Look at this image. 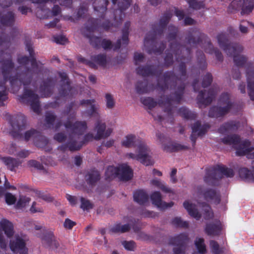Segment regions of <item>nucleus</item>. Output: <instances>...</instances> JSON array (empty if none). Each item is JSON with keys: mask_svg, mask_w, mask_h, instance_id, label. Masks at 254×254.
Instances as JSON below:
<instances>
[{"mask_svg": "<svg viewBox=\"0 0 254 254\" xmlns=\"http://www.w3.org/2000/svg\"><path fill=\"white\" fill-rule=\"evenodd\" d=\"M185 48L179 42L175 41L171 42L170 44V50L172 52L171 53L169 51L166 52V56L164 58V65L168 67L174 63L173 54L175 55L176 60L178 62H181L178 66V71L180 77L176 75L173 71H167L163 74V82L158 81L157 86L162 91H165L169 88L168 81L171 79L173 82V88L175 91L171 95L163 96V98L158 100V104L160 106H164V112L167 113L169 117H173V110L174 107L172 103L179 104L183 99L186 84L185 83L188 78L187 74V65L183 61L187 60V62L190 61L191 59V50L190 48H187L186 52L187 58L182 55V50Z\"/></svg>", "mask_w": 254, "mask_h": 254, "instance_id": "f257e3e1", "label": "nucleus"}, {"mask_svg": "<svg viewBox=\"0 0 254 254\" xmlns=\"http://www.w3.org/2000/svg\"><path fill=\"white\" fill-rule=\"evenodd\" d=\"M25 46L29 53L30 58L25 56L18 57L17 62L21 65H26L30 62L32 68L26 67L24 71L21 72H16L14 76H12L11 73L14 69L15 65L12 61L11 55L10 53H4L3 51L1 50L0 51V69L1 70L2 62L10 59L14 64V67L9 73V76L10 77L17 76L18 78L13 85L10 84L11 86L14 87L15 85H18L19 82L22 83L25 87L23 94L19 96V100L21 102L29 104L33 111L39 114L41 113L39 97L33 90L28 89L26 86L29 85L32 81L34 73L32 69H38V71H36V73L38 74L41 70V67L39 68L38 63L34 56V50L31 41H26Z\"/></svg>", "mask_w": 254, "mask_h": 254, "instance_id": "f03ea898", "label": "nucleus"}, {"mask_svg": "<svg viewBox=\"0 0 254 254\" xmlns=\"http://www.w3.org/2000/svg\"><path fill=\"white\" fill-rule=\"evenodd\" d=\"M118 0H112L113 5L117 3ZM131 0H120L118 3V7L121 15L119 17V21H117L114 25L109 20L105 21L102 24H100V20L98 19L90 18L88 20V23H91L92 25L88 27L90 31H94L98 28H102L105 31H108L110 28L113 26L117 27L123 20L122 12L127 9L130 5ZM109 3L108 0H95L93 2V7L94 10L98 12V16L103 19L105 17L106 12L107 10V6Z\"/></svg>", "mask_w": 254, "mask_h": 254, "instance_id": "7ed1b4c3", "label": "nucleus"}, {"mask_svg": "<svg viewBox=\"0 0 254 254\" xmlns=\"http://www.w3.org/2000/svg\"><path fill=\"white\" fill-rule=\"evenodd\" d=\"M172 17V14L169 11L165 12L159 20L158 24L152 25V30L147 33L144 40V45L147 52L149 54H161L166 45L165 42L160 43L158 48H157V36H161Z\"/></svg>", "mask_w": 254, "mask_h": 254, "instance_id": "20e7f679", "label": "nucleus"}, {"mask_svg": "<svg viewBox=\"0 0 254 254\" xmlns=\"http://www.w3.org/2000/svg\"><path fill=\"white\" fill-rule=\"evenodd\" d=\"M137 144V154L132 153H127V156L134 160H137L145 166L152 164L150 155V150L146 144L140 138H136L134 134H130L125 137V139L122 141V145L127 148L134 147Z\"/></svg>", "mask_w": 254, "mask_h": 254, "instance_id": "39448f33", "label": "nucleus"}, {"mask_svg": "<svg viewBox=\"0 0 254 254\" xmlns=\"http://www.w3.org/2000/svg\"><path fill=\"white\" fill-rule=\"evenodd\" d=\"M188 44L197 45L201 43L202 48L205 52L210 54H214L216 59L221 62L223 60L222 53L216 48H214L210 40L205 34L201 33L196 28H192L188 31L185 38Z\"/></svg>", "mask_w": 254, "mask_h": 254, "instance_id": "423d86ee", "label": "nucleus"}, {"mask_svg": "<svg viewBox=\"0 0 254 254\" xmlns=\"http://www.w3.org/2000/svg\"><path fill=\"white\" fill-rule=\"evenodd\" d=\"M73 108L77 109L78 105L75 101L71 102L65 107L64 113L66 115H68L67 120L64 124V126L66 129H70L72 134H77L82 135L86 131L87 126L85 121H76L72 123L70 120L75 119L76 113L75 111L72 112Z\"/></svg>", "mask_w": 254, "mask_h": 254, "instance_id": "0eeeda50", "label": "nucleus"}, {"mask_svg": "<svg viewBox=\"0 0 254 254\" xmlns=\"http://www.w3.org/2000/svg\"><path fill=\"white\" fill-rule=\"evenodd\" d=\"M234 175L233 169L226 167L223 165H217L206 170L204 177V181L209 185L218 186L220 180L225 176L232 177Z\"/></svg>", "mask_w": 254, "mask_h": 254, "instance_id": "6e6552de", "label": "nucleus"}, {"mask_svg": "<svg viewBox=\"0 0 254 254\" xmlns=\"http://www.w3.org/2000/svg\"><path fill=\"white\" fill-rule=\"evenodd\" d=\"M13 67L14 64L10 59L2 62L1 73L3 80L0 81V106H3L4 105V101L8 99V92L5 86L6 82L9 80L10 83L13 85L15 83V81L18 78L17 76L14 77H10L9 76V73Z\"/></svg>", "mask_w": 254, "mask_h": 254, "instance_id": "1a4fd4ad", "label": "nucleus"}, {"mask_svg": "<svg viewBox=\"0 0 254 254\" xmlns=\"http://www.w3.org/2000/svg\"><path fill=\"white\" fill-rule=\"evenodd\" d=\"M59 75L61 78L58 89L59 96L55 97L56 101L49 103L48 105L49 107L52 108L59 106V103L57 101L60 99V97L72 99L77 93L75 88L71 85L70 80L65 72H59Z\"/></svg>", "mask_w": 254, "mask_h": 254, "instance_id": "9d476101", "label": "nucleus"}, {"mask_svg": "<svg viewBox=\"0 0 254 254\" xmlns=\"http://www.w3.org/2000/svg\"><path fill=\"white\" fill-rule=\"evenodd\" d=\"M243 50L239 45V53ZM245 67L248 82V92L251 100L254 101V64L253 62H248L247 57L239 54V67Z\"/></svg>", "mask_w": 254, "mask_h": 254, "instance_id": "9b49d317", "label": "nucleus"}, {"mask_svg": "<svg viewBox=\"0 0 254 254\" xmlns=\"http://www.w3.org/2000/svg\"><path fill=\"white\" fill-rule=\"evenodd\" d=\"M219 102L221 104L226 106L211 107L209 110V117L216 118L223 117L229 113L234 105V102L230 99V94L228 93H224L221 95Z\"/></svg>", "mask_w": 254, "mask_h": 254, "instance_id": "f8f14e48", "label": "nucleus"}, {"mask_svg": "<svg viewBox=\"0 0 254 254\" xmlns=\"http://www.w3.org/2000/svg\"><path fill=\"white\" fill-rule=\"evenodd\" d=\"M219 46L229 57H233L235 67H238V46L236 44H231L228 39V36L225 33H219L217 36Z\"/></svg>", "mask_w": 254, "mask_h": 254, "instance_id": "ddd939ff", "label": "nucleus"}, {"mask_svg": "<svg viewBox=\"0 0 254 254\" xmlns=\"http://www.w3.org/2000/svg\"><path fill=\"white\" fill-rule=\"evenodd\" d=\"M188 239V236L184 233L169 239V244L176 246L173 249L174 254H185V249Z\"/></svg>", "mask_w": 254, "mask_h": 254, "instance_id": "4468645a", "label": "nucleus"}, {"mask_svg": "<svg viewBox=\"0 0 254 254\" xmlns=\"http://www.w3.org/2000/svg\"><path fill=\"white\" fill-rule=\"evenodd\" d=\"M218 92L217 87L210 88L207 92L205 90H201L196 97L197 104L199 106L209 105L216 98Z\"/></svg>", "mask_w": 254, "mask_h": 254, "instance_id": "2eb2a0df", "label": "nucleus"}, {"mask_svg": "<svg viewBox=\"0 0 254 254\" xmlns=\"http://www.w3.org/2000/svg\"><path fill=\"white\" fill-rule=\"evenodd\" d=\"M198 193L202 195L204 199L207 202L219 204L221 201V195L219 190L212 188L202 190L201 187L197 188Z\"/></svg>", "mask_w": 254, "mask_h": 254, "instance_id": "dca6fc26", "label": "nucleus"}, {"mask_svg": "<svg viewBox=\"0 0 254 254\" xmlns=\"http://www.w3.org/2000/svg\"><path fill=\"white\" fill-rule=\"evenodd\" d=\"M210 128V126L208 124H204L202 125L199 121L193 124L191 127L192 132L190 136L193 146L195 145L197 137L204 135Z\"/></svg>", "mask_w": 254, "mask_h": 254, "instance_id": "f3484780", "label": "nucleus"}, {"mask_svg": "<svg viewBox=\"0 0 254 254\" xmlns=\"http://www.w3.org/2000/svg\"><path fill=\"white\" fill-rule=\"evenodd\" d=\"M136 72L138 75L143 77L155 75L159 77L163 72L162 69H158L153 65H145L139 66L136 68Z\"/></svg>", "mask_w": 254, "mask_h": 254, "instance_id": "a211bd4d", "label": "nucleus"}, {"mask_svg": "<svg viewBox=\"0 0 254 254\" xmlns=\"http://www.w3.org/2000/svg\"><path fill=\"white\" fill-rule=\"evenodd\" d=\"M56 80L53 77H48L43 80L40 84L39 90L44 97H49L53 93Z\"/></svg>", "mask_w": 254, "mask_h": 254, "instance_id": "6ab92c4d", "label": "nucleus"}, {"mask_svg": "<svg viewBox=\"0 0 254 254\" xmlns=\"http://www.w3.org/2000/svg\"><path fill=\"white\" fill-rule=\"evenodd\" d=\"M14 238L9 242L10 250L14 253L19 252L20 254H28V249L26 247L24 240L18 235H16Z\"/></svg>", "mask_w": 254, "mask_h": 254, "instance_id": "aec40b11", "label": "nucleus"}, {"mask_svg": "<svg viewBox=\"0 0 254 254\" xmlns=\"http://www.w3.org/2000/svg\"><path fill=\"white\" fill-rule=\"evenodd\" d=\"M94 130L96 132V134L94 136V139L96 140L107 138L111 134L113 131V129L111 128L106 129L105 123L100 120H98L95 123Z\"/></svg>", "mask_w": 254, "mask_h": 254, "instance_id": "412c9836", "label": "nucleus"}, {"mask_svg": "<svg viewBox=\"0 0 254 254\" xmlns=\"http://www.w3.org/2000/svg\"><path fill=\"white\" fill-rule=\"evenodd\" d=\"M42 244L46 248L52 250H56L59 247V244L56 239L53 232L46 231L41 237Z\"/></svg>", "mask_w": 254, "mask_h": 254, "instance_id": "4be33fe9", "label": "nucleus"}, {"mask_svg": "<svg viewBox=\"0 0 254 254\" xmlns=\"http://www.w3.org/2000/svg\"><path fill=\"white\" fill-rule=\"evenodd\" d=\"M16 19V15L12 11L2 13L0 11V28L12 27Z\"/></svg>", "mask_w": 254, "mask_h": 254, "instance_id": "5701e85b", "label": "nucleus"}, {"mask_svg": "<svg viewBox=\"0 0 254 254\" xmlns=\"http://www.w3.org/2000/svg\"><path fill=\"white\" fill-rule=\"evenodd\" d=\"M150 198L152 204L161 210L170 208L174 205V202L172 201L168 203L162 201L161 194L159 191L153 192L150 196Z\"/></svg>", "mask_w": 254, "mask_h": 254, "instance_id": "b1692460", "label": "nucleus"}, {"mask_svg": "<svg viewBox=\"0 0 254 254\" xmlns=\"http://www.w3.org/2000/svg\"><path fill=\"white\" fill-rule=\"evenodd\" d=\"M120 173L118 178L123 181H128L133 177V171L127 164H122L119 166Z\"/></svg>", "mask_w": 254, "mask_h": 254, "instance_id": "393cba45", "label": "nucleus"}, {"mask_svg": "<svg viewBox=\"0 0 254 254\" xmlns=\"http://www.w3.org/2000/svg\"><path fill=\"white\" fill-rule=\"evenodd\" d=\"M154 85L153 84H149L147 80L144 81H138L135 84V90L137 93L139 94H143L147 93L154 90Z\"/></svg>", "mask_w": 254, "mask_h": 254, "instance_id": "a878e982", "label": "nucleus"}, {"mask_svg": "<svg viewBox=\"0 0 254 254\" xmlns=\"http://www.w3.org/2000/svg\"><path fill=\"white\" fill-rule=\"evenodd\" d=\"M204 231L208 236H218L221 231V223L219 221L207 223Z\"/></svg>", "mask_w": 254, "mask_h": 254, "instance_id": "bb28decb", "label": "nucleus"}, {"mask_svg": "<svg viewBox=\"0 0 254 254\" xmlns=\"http://www.w3.org/2000/svg\"><path fill=\"white\" fill-rule=\"evenodd\" d=\"M254 150V147L252 146L251 142L249 139L241 140L239 137V156L250 154Z\"/></svg>", "mask_w": 254, "mask_h": 254, "instance_id": "cd10ccee", "label": "nucleus"}, {"mask_svg": "<svg viewBox=\"0 0 254 254\" xmlns=\"http://www.w3.org/2000/svg\"><path fill=\"white\" fill-rule=\"evenodd\" d=\"M0 227L3 231L6 237L11 238L14 234L13 224L6 219L3 218L0 222Z\"/></svg>", "mask_w": 254, "mask_h": 254, "instance_id": "c85d7f7f", "label": "nucleus"}, {"mask_svg": "<svg viewBox=\"0 0 254 254\" xmlns=\"http://www.w3.org/2000/svg\"><path fill=\"white\" fill-rule=\"evenodd\" d=\"M183 205L190 216L197 220H199L201 218L202 215L199 212L196 204L190 203L188 201H185Z\"/></svg>", "mask_w": 254, "mask_h": 254, "instance_id": "c756f323", "label": "nucleus"}, {"mask_svg": "<svg viewBox=\"0 0 254 254\" xmlns=\"http://www.w3.org/2000/svg\"><path fill=\"white\" fill-rule=\"evenodd\" d=\"M85 178L87 184L93 187L100 180V174L98 171L94 169L90 170Z\"/></svg>", "mask_w": 254, "mask_h": 254, "instance_id": "7c9ffc66", "label": "nucleus"}, {"mask_svg": "<svg viewBox=\"0 0 254 254\" xmlns=\"http://www.w3.org/2000/svg\"><path fill=\"white\" fill-rule=\"evenodd\" d=\"M149 198V196L146 192L143 190H138L133 193V199L140 205H144L146 203Z\"/></svg>", "mask_w": 254, "mask_h": 254, "instance_id": "2f4dec72", "label": "nucleus"}, {"mask_svg": "<svg viewBox=\"0 0 254 254\" xmlns=\"http://www.w3.org/2000/svg\"><path fill=\"white\" fill-rule=\"evenodd\" d=\"M1 160L7 166V168L11 171H15V168L21 164V162L18 159L11 157H1Z\"/></svg>", "mask_w": 254, "mask_h": 254, "instance_id": "473e14b6", "label": "nucleus"}, {"mask_svg": "<svg viewBox=\"0 0 254 254\" xmlns=\"http://www.w3.org/2000/svg\"><path fill=\"white\" fill-rule=\"evenodd\" d=\"M163 149L168 152H178L181 150L188 149L189 147L180 143L174 142L168 144H163Z\"/></svg>", "mask_w": 254, "mask_h": 254, "instance_id": "72a5a7b5", "label": "nucleus"}, {"mask_svg": "<svg viewBox=\"0 0 254 254\" xmlns=\"http://www.w3.org/2000/svg\"><path fill=\"white\" fill-rule=\"evenodd\" d=\"M221 141L226 145H235V154L238 156V135L234 134L225 136L221 139Z\"/></svg>", "mask_w": 254, "mask_h": 254, "instance_id": "f704fd0d", "label": "nucleus"}, {"mask_svg": "<svg viewBox=\"0 0 254 254\" xmlns=\"http://www.w3.org/2000/svg\"><path fill=\"white\" fill-rule=\"evenodd\" d=\"M51 15V10L45 4L40 5L36 11V15L40 19H47Z\"/></svg>", "mask_w": 254, "mask_h": 254, "instance_id": "c9c22d12", "label": "nucleus"}, {"mask_svg": "<svg viewBox=\"0 0 254 254\" xmlns=\"http://www.w3.org/2000/svg\"><path fill=\"white\" fill-rule=\"evenodd\" d=\"M198 204L202 208L203 217L205 220H209L213 216L210 206L206 202H197Z\"/></svg>", "mask_w": 254, "mask_h": 254, "instance_id": "e433bc0d", "label": "nucleus"}, {"mask_svg": "<svg viewBox=\"0 0 254 254\" xmlns=\"http://www.w3.org/2000/svg\"><path fill=\"white\" fill-rule=\"evenodd\" d=\"M91 61L97 65L105 67L107 64V56L105 54H99L91 57Z\"/></svg>", "mask_w": 254, "mask_h": 254, "instance_id": "4c0bfd02", "label": "nucleus"}, {"mask_svg": "<svg viewBox=\"0 0 254 254\" xmlns=\"http://www.w3.org/2000/svg\"><path fill=\"white\" fill-rule=\"evenodd\" d=\"M130 229L129 224L122 225L121 223H117L110 229V231L113 233H124L128 232Z\"/></svg>", "mask_w": 254, "mask_h": 254, "instance_id": "58836bf2", "label": "nucleus"}, {"mask_svg": "<svg viewBox=\"0 0 254 254\" xmlns=\"http://www.w3.org/2000/svg\"><path fill=\"white\" fill-rule=\"evenodd\" d=\"M120 173L119 167L110 166L108 167L105 172L106 180H111L118 177Z\"/></svg>", "mask_w": 254, "mask_h": 254, "instance_id": "ea45409f", "label": "nucleus"}, {"mask_svg": "<svg viewBox=\"0 0 254 254\" xmlns=\"http://www.w3.org/2000/svg\"><path fill=\"white\" fill-rule=\"evenodd\" d=\"M244 1L241 14L244 15L252 12L254 8V0H239V3Z\"/></svg>", "mask_w": 254, "mask_h": 254, "instance_id": "a19ab883", "label": "nucleus"}, {"mask_svg": "<svg viewBox=\"0 0 254 254\" xmlns=\"http://www.w3.org/2000/svg\"><path fill=\"white\" fill-rule=\"evenodd\" d=\"M70 130V133L69 134V139L67 141V144L68 145V150L71 152H74L76 151H78L80 149V148L82 147V144L79 142V144H77V142L75 140H73L71 138L73 136L77 135H79L77 134H72L71 131L70 129H68Z\"/></svg>", "mask_w": 254, "mask_h": 254, "instance_id": "79ce46f5", "label": "nucleus"}, {"mask_svg": "<svg viewBox=\"0 0 254 254\" xmlns=\"http://www.w3.org/2000/svg\"><path fill=\"white\" fill-rule=\"evenodd\" d=\"M196 56L197 63L199 68L201 70H204L207 66L204 54L202 51H197L196 52Z\"/></svg>", "mask_w": 254, "mask_h": 254, "instance_id": "37998d69", "label": "nucleus"}, {"mask_svg": "<svg viewBox=\"0 0 254 254\" xmlns=\"http://www.w3.org/2000/svg\"><path fill=\"white\" fill-rule=\"evenodd\" d=\"M178 112L181 117L187 120H194L197 117L196 113L190 111L185 107L180 108Z\"/></svg>", "mask_w": 254, "mask_h": 254, "instance_id": "c03bdc74", "label": "nucleus"}, {"mask_svg": "<svg viewBox=\"0 0 254 254\" xmlns=\"http://www.w3.org/2000/svg\"><path fill=\"white\" fill-rule=\"evenodd\" d=\"M239 177L244 178L248 181L254 182V170L253 174L247 168H239Z\"/></svg>", "mask_w": 254, "mask_h": 254, "instance_id": "a18cd8bd", "label": "nucleus"}, {"mask_svg": "<svg viewBox=\"0 0 254 254\" xmlns=\"http://www.w3.org/2000/svg\"><path fill=\"white\" fill-rule=\"evenodd\" d=\"M236 127V124L233 122L226 123L220 127L218 128V132L221 134H226L234 130Z\"/></svg>", "mask_w": 254, "mask_h": 254, "instance_id": "49530a36", "label": "nucleus"}, {"mask_svg": "<svg viewBox=\"0 0 254 254\" xmlns=\"http://www.w3.org/2000/svg\"><path fill=\"white\" fill-rule=\"evenodd\" d=\"M48 143L49 140L48 138L46 136L43 135L40 132V135H38L37 138L36 137L35 140L34 144L37 147L45 148L48 145Z\"/></svg>", "mask_w": 254, "mask_h": 254, "instance_id": "de8ad7c7", "label": "nucleus"}, {"mask_svg": "<svg viewBox=\"0 0 254 254\" xmlns=\"http://www.w3.org/2000/svg\"><path fill=\"white\" fill-rule=\"evenodd\" d=\"M130 26V22L127 21L122 29V40L123 44L127 46L128 43L129 29Z\"/></svg>", "mask_w": 254, "mask_h": 254, "instance_id": "09e8293b", "label": "nucleus"}, {"mask_svg": "<svg viewBox=\"0 0 254 254\" xmlns=\"http://www.w3.org/2000/svg\"><path fill=\"white\" fill-rule=\"evenodd\" d=\"M40 132L36 129L32 128L25 132L24 139L26 141H29L30 139H32L34 143L36 138H37V136L40 135Z\"/></svg>", "mask_w": 254, "mask_h": 254, "instance_id": "8fccbe9b", "label": "nucleus"}, {"mask_svg": "<svg viewBox=\"0 0 254 254\" xmlns=\"http://www.w3.org/2000/svg\"><path fill=\"white\" fill-rule=\"evenodd\" d=\"M203 238H198L195 241V245L198 250V254H205L206 253V246Z\"/></svg>", "mask_w": 254, "mask_h": 254, "instance_id": "3c124183", "label": "nucleus"}, {"mask_svg": "<svg viewBox=\"0 0 254 254\" xmlns=\"http://www.w3.org/2000/svg\"><path fill=\"white\" fill-rule=\"evenodd\" d=\"M141 103L148 109L151 110L156 106L157 103L153 98L146 97L141 99Z\"/></svg>", "mask_w": 254, "mask_h": 254, "instance_id": "603ef678", "label": "nucleus"}, {"mask_svg": "<svg viewBox=\"0 0 254 254\" xmlns=\"http://www.w3.org/2000/svg\"><path fill=\"white\" fill-rule=\"evenodd\" d=\"M31 199L29 197L21 195L20 196L15 207L17 209H21L25 207L30 202Z\"/></svg>", "mask_w": 254, "mask_h": 254, "instance_id": "864d4df0", "label": "nucleus"}, {"mask_svg": "<svg viewBox=\"0 0 254 254\" xmlns=\"http://www.w3.org/2000/svg\"><path fill=\"white\" fill-rule=\"evenodd\" d=\"M80 208L83 210L88 211L93 208L94 204L87 199L83 197H80Z\"/></svg>", "mask_w": 254, "mask_h": 254, "instance_id": "5fc2aeb1", "label": "nucleus"}, {"mask_svg": "<svg viewBox=\"0 0 254 254\" xmlns=\"http://www.w3.org/2000/svg\"><path fill=\"white\" fill-rule=\"evenodd\" d=\"M106 106L109 109H112L115 105V100L111 93H106L105 95Z\"/></svg>", "mask_w": 254, "mask_h": 254, "instance_id": "6e6d98bb", "label": "nucleus"}, {"mask_svg": "<svg viewBox=\"0 0 254 254\" xmlns=\"http://www.w3.org/2000/svg\"><path fill=\"white\" fill-rule=\"evenodd\" d=\"M172 224L177 227L187 228L189 227V223L187 221H183L180 217H175L172 220Z\"/></svg>", "mask_w": 254, "mask_h": 254, "instance_id": "4d7b16f0", "label": "nucleus"}, {"mask_svg": "<svg viewBox=\"0 0 254 254\" xmlns=\"http://www.w3.org/2000/svg\"><path fill=\"white\" fill-rule=\"evenodd\" d=\"M102 39L98 36H92L89 37L90 44L95 48L99 49L101 48Z\"/></svg>", "mask_w": 254, "mask_h": 254, "instance_id": "13d9d810", "label": "nucleus"}, {"mask_svg": "<svg viewBox=\"0 0 254 254\" xmlns=\"http://www.w3.org/2000/svg\"><path fill=\"white\" fill-rule=\"evenodd\" d=\"M190 7L193 9H200L204 7V4L203 1H198L197 0H188Z\"/></svg>", "mask_w": 254, "mask_h": 254, "instance_id": "bf43d9fd", "label": "nucleus"}, {"mask_svg": "<svg viewBox=\"0 0 254 254\" xmlns=\"http://www.w3.org/2000/svg\"><path fill=\"white\" fill-rule=\"evenodd\" d=\"M213 80V76L211 73L207 72L203 76L202 81V86L206 88L211 84Z\"/></svg>", "mask_w": 254, "mask_h": 254, "instance_id": "052dcab7", "label": "nucleus"}, {"mask_svg": "<svg viewBox=\"0 0 254 254\" xmlns=\"http://www.w3.org/2000/svg\"><path fill=\"white\" fill-rule=\"evenodd\" d=\"M151 184L153 185H154L159 189H160L162 191L165 192H170L171 191L170 189L164 185L162 182H161L158 179H154L151 181Z\"/></svg>", "mask_w": 254, "mask_h": 254, "instance_id": "680f3d73", "label": "nucleus"}, {"mask_svg": "<svg viewBox=\"0 0 254 254\" xmlns=\"http://www.w3.org/2000/svg\"><path fill=\"white\" fill-rule=\"evenodd\" d=\"M88 11V7L86 5H82L77 10L76 19L78 20L81 18H84Z\"/></svg>", "mask_w": 254, "mask_h": 254, "instance_id": "e2e57ef3", "label": "nucleus"}, {"mask_svg": "<svg viewBox=\"0 0 254 254\" xmlns=\"http://www.w3.org/2000/svg\"><path fill=\"white\" fill-rule=\"evenodd\" d=\"M77 61L79 63H82L86 65H88L90 67L93 69H97V65L93 63L91 60H88L82 57L81 56H79L77 57Z\"/></svg>", "mask_w": 254, "mask_h": 254, "instance_id": "0e129e2a", "label": "nucleus"}, {"mask_svg": "<svg viewBox=\"0 0 254 254\" xmlns=\"http://www.w3.org/2000/svg\"><path fill=\"white\" fill-rule=\"evenodd\" d=\"M56 116L52 112H47L45 115V121L46 123L50 125L53 126L56 120Z\"/></svg>", "mask_w": 254, "mask_h": 254, "instance_id": "69168bd1", "label": "nucleus"}, {"mask_svg": "<svg viewBox=\"0 0 254 254\" xmlns=\"http://www.w3.org/2000/svg\"><path fill=\"white\" fill-rule=\"evenodd\" d=\"M36 194L39 197L41 198L42 199L47 202H52L54 200V198L49 194L45 193L42 191L37 190Z\"/></svg>", "mask_w": 254, "mask_h": 254, "instance_id": "338daca9", "label": "nucleus"}, {"mask_svg": "<svg viewBox=\"0 0 254 254\" xmlns=\"http://www.w3.org/2000/svg\"><path fill=\"white\" fill-rule=\"evenodd\" d=\"M113 47V45L111 40L103 39L101 42V47L105 50H111Z\"/></svg>", "mask_w": 254, "mask_h": 254, "instance_id": "774afa93", "label": "nucleus"}]
</instances>
